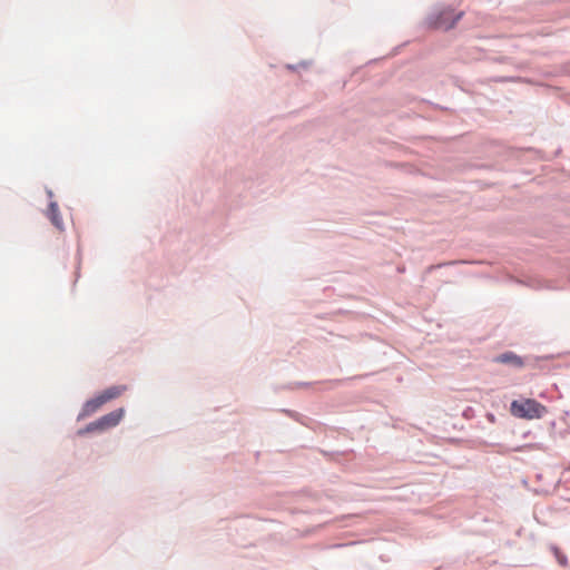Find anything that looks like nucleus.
I'll list each match as a JSON object with an SVG mask.
<instances>
[{"mask_svg":"<svg viewBox=\"0 0 570 570\" xmlns=\"http://www.w3.org/2000/svg\"><path fill=\"white\" fill-rule=\"evenodd\" d=\"M547 412V407L533 399L514 400L510 405V413L518 419H541Z\"/></svg>","mask_w":570,"mask_h":570,"instance_id":"1","label":"nucleus"},{"mask_svg":"<svg viewBox=\"0 0 570 570\" xmlns=\"http://www.w3.org/2000/svg\"><path fill=\"white\" fill-rule=\"evenodd\" d=\"M124 414H125L124 409H118L116 411H112V412L101 416L97 421L90 423L86 428V431H88V432L96 431V430L104 431L106 429L114 428L121 421V419L124 417Z\"/></svg>","mask_w":570,"mask_h":570,"instance_id":"2","label":"nucleus"},{"mask_svg":"<svg viewBox=\"0 0 570 570\" xmlns=\"http://www.w3.org/2000/svg\"><path fill=\"white\" fill-rule=\"evenodd\" d=\"M461 18V13L458 16H453V12L450 10H444L440 12V14L433 20L432 26L435 29L448 30L454 27L455 22Z\"/></svg>","mask_w":570,"mask_h":570,"instance_id":"3","label":"nucleus"},{"mask_svg":"<svg viewBox=\"0 0 570 570\" xmlns=\"http://www.w3.org/2000/svg\"><path fill=\"white\" fill-rule=\"evenodd\" d=\"M106 403V401L104 400V397L101 396V394H98L97 396L88 400L83 407H82V412H81V416H89L91 414H94L95 412H97L104 404Z\"/></svg>","mask_w":570,"mask_h":570,"instance_id":"4","label":"nucleus"},{"mask_svg":"<svg viewBox=\"0 0 570 570\" xmlns=\"http://www.w3.org/2000/svg\"><path fill=\"white\" fill-rule=\"evenodd\" d=\"M47 216L51 220L52 225L59 230L63 229V223L59 215L58 205L55 202H51L48 207Z\"/></svg>","mask_w":570,"mask_h":570,"instance_id":"5","label":"nucleus"},{"mask_svg":"<svg viewBox=\"0 0 570 570\" xmlns=\"http://www.w3.org/2000/svg\"><path fill=\"white\" fill-rule=\"evenodd\" d=\"M127 390L126 385H115L106 389L104 392H101V396L107 402L119 397L125 391Z\"/></svg>","mask_w":570,"mask_h":570,"instance_id":"6","label":"nucleus"},{"mask_svg":"<svg viewBox=\"0 0 570 570\" xmlns=\"http://www.w3.org/2000/svg\"><path fill=\"white\" fill-rule=\"evenodd\" d=\"M497 362L503 364H512L517 367H521L523 365L521 357L511 352L499 355L497 357Z\"/></svg>","mask_w":570,"mask_h":570,"instance_id":"7","label":"nucleus"}]
</instances>
